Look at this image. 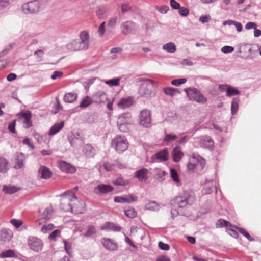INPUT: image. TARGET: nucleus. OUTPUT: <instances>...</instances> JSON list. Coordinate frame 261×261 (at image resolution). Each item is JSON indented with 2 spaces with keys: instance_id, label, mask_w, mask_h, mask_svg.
<instances>
[{
  "instance_id": "69168bd1",
  "label": "nucleus",
  "mask_w": 261,
  "mask_h": 261,
  "mask_svg": "<svg viewBox=\"0 0 261 261\" xmlns=\"http://www.w3.org/2000/svg\"><path fill=\"white\" fill-rule=\"evenodd\" d=\"M178 10L179 13L182 16H187L189 14V11L186 8L180 7Z\"/></svg>"
},
{
  "instance_id": "49530a36",
  "label": "nucleus",
  "mask_w": 261,
  "mask_h": 261,
  "mask_svg": "<svg viewBox=\"0 0 261 261\" xmlns=\"http://www.w3.org/2000/svg\"><path fill=\"white\" fill-rule=\"evenodd\" d=\"M120 81V77H116L107 80L105 83L110 87L117 86L119 85Z\"/></svg>"
},
{
  "instance_id": "7ed1b4c3",
  "label": "nucleus",
  "mask_w": 261,
  "mask_h": 261,
  "mask_svg": "<svg viewBox=\"0 0 261 261\" xmlns=\"http://www.w3.org/2000/svg\"><path fill=\"white\" fill-rule=\"evenodd\" d=\"M62 197L60 207L65 212H73L72 203L74 200H76V197L74 194L70 191H65L61 195Z\"/></svg>"
},
{
  "instance_id": "5701e85b",
  "label": "nucleus",
  "mask_w": 261,
  "mask_h": 261,
  "mask_svg": "<svg viewBox=\"0 0 261 261\" xmlns=\"http://www.w3.org/2000/svg\"><path fill=\"white\" fill-rule=\"evenodd\" d=\"M21 117L23 119V123L25 128H29L32 126L31 121L32 113L30 111H25L21 114Z\"/></svg>"
},
{
  "instance_id": "ddd939ff",
  "label": "nucleus",
  "mask_w": 261,
  "mask_h": 261,
  "mask_svg": "<svg viewBox=\"0 0 261 261\" xmlns=\"http://www.w3.org/2000/svg\"><path fill=\"white\" fill-rule=\"evenodd\" d=\"M152 161L155 162H165L169 159V152L167 149H164L155 153L152 157Z\"/></svg>"
},
{
  "instance_id": "bb28decb",
  "label": "nucleus",
  "mask_w": 261,
  "mask_h": 261,
  "mask_svg": "<svg viewBox=\"0 0 261 261\" xmlns=\"http://www.w3.org/2000/svg\"><path fill=\"white\" fill-rule=\"evenodd\" d=\"M9 169V163L3 157H0V173H5Z\"/></svg>"
},
{
  "instance_id": "e2e57ef3",
  "label": "nucleus",
  "mask_w": 261,
  "mask_h": 261,
  "mask_svg": "<svg viewBox=\"0 0 261 261\" xmlns=\"http://www.w3.org/2000/svg\"><path fill=\"white\" fill-rule=\"evenodd\" d=\"M234 49L233 47L230 46H224L222 47L221 50L224 54H228L232 53L234 51Z\"/></svg>"
},
{
  "instance_id": "774afa93",
  "label": "nucleus",
  "mask_w": 261,
  "mask_h": 261,
  "mask_svg": "<svg viewBox=\"0 0 261 261\" xmlns=\"http://www.w3.org/2000/svg\"><path fill=\"white\" fill-rule=\"evenodd\" d=\"M158 246L161 250H168L170 249V246L168 244L164 243L163 242H159L158 244Z\"/></svg>"
},
{
  "instance_id": "338daca9",
  "label": "nucleus",
  "mask_w": 261,
  "mask_h": 261,
  "mask_svg": "<svg viewBox=\"0 0 261 261\" xmlns=\"http://www.w3.org/2000/svg\"><path fill=\"white\" fill-rule=\"evenodd\" d=\"M44 52L42 50H38L34 53V55L36 56L37 61H41L42 59V57Z\"/></svg>"
},
{
  "instance_id": "dca6fc26",
  "label": "nucleus",
  "mask_w": 261,
  "mask_h": 261,
  "mask_svg": "<svg viewBox=\"0 0 261 261\" xmlns=\"http://www.w3.org/2000/svg\"><path fill=\"white\" fill-rule=\"evenodd\" d=\"M59 168L63 171L67 173H74L76 171V168L73 165L65 161H61L58 162Z\"/></svg>"
},
{
  "instance_id": "8fccbe9b",
  "label": "nucleus",
  "mask_w": 261,
  "mask_h": 261,
  "mask_svg": "<svg viewBox=\"0 0 261 261\" xmlns=\"http://www.w3.org/2000/svg\"><path fill=\"white\" fill-rule=\"evenodd\" d=\"M177 137L176 135L173 134H166L164 138V142L168 144L170 142H172L177 139Z\"/></svg>"
},
{
  "instance_id": "4c0bfd02",
  "label": "nucleus",
  "mask_w": 261,
  "mask_h": 261,
  "mask_svg": "<svg viewBox=\"0 0 261 261\" xmlns=\"http://www.w3.org/2000/svg\"><path fill=\"white\" fill-rule=\"evenodd\" d=\"M17 255L15 251L11 249L3 251L0 254V257L2 258L17 257Z\"/></svg>"
},
{
  "instance_id": "79ce46f5",
  "label": "nucleus",
  "mask_w": 261,
  "mask_h": 261,
  "mask_svg": "<svg viewBox=\"0 0 261 261\" xmlns=\"http://www.w3.org/2000/svg\"><path fill=\"white\" fill-rule=\"evenodd\" d=\"M92 103V99L89 96H85L82 99L79 107L81 108H86Z\"/></svg>"
},
{
  "instance_id": "4be33fe9",
  "label": "nucleus",
  "mask_w": 261,
  "mask_h": 261,
  "mask_svg": "<svg viewBox=\"0 0 261 261\" xmlns=\"http://www.w3.org/2000/svg\"><path fill=\"white\" fill-rule=\"evenodd\" d=\"M148 170L145 168H142L141 169L137 170L135 172V176L139 181H145L148 179Z\"/></svg>"
},
{
  "instance_id": "423d86ee",
  "label": "nucleus",
  "mask_w": 261,
  "mask_h": 261,
  "mask_svg": "<svg viewBox=\"0 0 261 261\" xmlns=\"http://www.w3.org/2000/svg\"><path fill=\"white\" fill-rule=\"evenodd\" d=\"M111 145L118 153H121L127 149L128 142L125 136L117 135L112 140Z\"/></svg>"
},
{
  "instance_id": "39448f33",
  "label": "nucleus",
  "mask_w": 261,
  "mask_h": 261,
  "mask_svg": "<svg viewBox=\"0 0 261 261\" xmlns=\"http://www.w3.org/2000/svg\"><path fill=\"white\" fill-rule=\"evenodd\" d=\"M43 8L42 0H33L24 3L22 5V12L25 14H35Z\"/></svg>"
},
{
  "instance_id": "58836bf2",
  "label": "nucleus",
  "mask_w": 261,
  "mask_h": 261,
  "mask_svg": "<svg viewBox=\"0 0 261 261\" xmlns=\"http://www.w3.org/2000/svg\"><path fill=\"white\" fill-rule=\"evenodd\" d=\"M125 215L130 218H134L137 216V212L135 208L131 206L125 208L124 210Z\"/></svg>"
},
{
  "instance_id": "603ef678",
  "label": "nucleus",
  "mask_w": 261,
  "mask_h": 261,
  "mask_svg": "<svg viewBox=\"0 0 261 261\" xmlns=\"http://www.w3.org/2000/svg\"><path fill=\"white\" fill-rule=\"evenodd\" d=\"M170 174L171 177L173 180L176 183H179V179L178 178V175L177 171L173 168L171 169L170 170Z\"/></svg>"
},
{
  "instance_id": "a18cd8bd",
  "label": "nucleus",
  "mask_w": 261,
  "mask_h": 261,
  "mask_svg": "<svg viewBox=\"0 0 261 261\" xmlns=\"http://www.w3.org/2000/svg\"><path fill=\"white\" fill-rule=\"evenodd\" d=\"M24 159V155L23 153H20L18 156V159L16 161L15 165L14 166L15 168L16 169H19L22 168L24 166L23 160Z\"/></svg>"
},
{
  "instance_id": "680f3d73",
  "label": "nucleus",
  "mask_w": 261,
  "mask_h": 261,
  "mask_svg": "<svg viewBox=\"0 0 261 261\" xmlns=\"http://www.w3.org/2000/svg\"><path fill=\"white\" fill-rule=\"evenodd\" d=\"M211 19V17L209 14L202 15L199 18V21L202 23L208 22Z\"/></svg>"
},
{
  "instance_id": "2eb2a0df",
  "label": "nucleus",
  "mask_w": 261,
  "mask_h": 261,
  "mask_svg": "<svg viewBox=\"0 0 261 261\" xmlns=\"http://www.w3.org/2000/svg\"><path fill=\"white\" fill-rule=\"evenodd\" d=\"M114 190V188L108 185L103 184L97 185L94 189V193L97 195L106 194L108 193L112 192Z\"/></svg>"
},
{
  "instance_id": "e433bc0d",
  "label": "nucleus",
  "mask_w": 261,
  "mask_h": 261,
  "mask_svg": "<svg viewBox=\"0 0 261 261\" xmlns=\"http://www.w3.org/2000/svg\"><path fill=\"white\" fill-rule=\"evenodd\" d=\"M240 99L238 97L233 98L231 105V113L232 115L236 114L238 110Z\"/></svg>"
},
{
  "instance_id": "2f4dec72",
  "label": "nucleus",
  "mask_w": 261,
  "mask_h": 261,
  "mask_svg": "<svg viewBox=\"0 0 261 261\" xmlns=\"http://www.w3.org/2000/svg\"><path fill=\"white\" fill-rule=\"evenodd\" d=\"M215 189L217 192L216 187H214V184L211 181H206L203 187V192L205 194H209L211 193L213 190Z\"/></svg>"
},
{
  "instance_id": "393cba45",
  "label": "nucleus",
  "mask_w": 261,
  "mask_h": 261,
  "mask_svg": "<svg viewBox=\"0 0 261 261\" xmlns=\"http://www.w3.org/2000/svg\"><path fill=\"white\" fill-rule=\"evenodd\" d=\"M64 122L63 121L60 122L59 123H55L52 127L50 128L49 132L48 135L49 136H54L57 133H58L60 130H61L64 127Z\"/></svg>"
},
{
  "instance_id": "f03ea898",
  "label": "nucleus",
  "mask_w": 261,
  "mask_h": 261,
  "mask_svg": "<svg viewBox=\"0 0 261 261\" xmlns=\"http://www.w3.org/2000/svg\"><path fill=\"white\" fill-rule=\"evenodd\" d=\"M205 160L199 155H193L189 159L187 169L191 172H199L205 165Z\"/></svg>"
},
{
  "instance_id": "6e6d98bb",
  "label": "nucleus",
  "mask_w": 261,
  "mask_h": 261,
  "mask_svg": "<svg viewBox=\"0 0 261 261\" xmlns=\"http://www.w3.org/2000/svg\"><path fill=\"white\" fill-rule=\"evenodd\" d=\"M187 79L185 78L175 79L172 81L171 84L176 86H179L181 84L185 83Z\"/></svg>"
},
{
  "instance_id": "c9c22d12",
  "label": "nucleus",
  "mask_w": 261,
  "mask_h": 261,
  "mask_svg": "<svg viewBox=\"0 0 261 261\" xmlns=\"http://www.w3.org/2000/svg\"><path fill=\"white\" fill-rule=\"evenodd\" d=\"M51 212H52L51 207L49 206V207H46L42 214V218L41 219L38 220L37 221V222H38V224L39 225H40L41 221H42L43 220H48L50 217Z\"/></svg>"
},
{
  "instance_id": "aec40b11",
  "label": "nucleus",
  "mask_w": 261,
  "mask_h": 261,
  "mask_svg": "<svg viewBox=\"0 0 261 261\" xmlns=\"http://www.w3.org/2000/svg\"><path fill=\"white\" fill-rule=\"evenodd\" d=\"M134 103V98L132 96L122 98L118 103V106L121 109H125L131 107Z\"/></svg>"
},
{
  "instance_id": "bf43d9fd",
  "label": "nucleus",
  "mask_w": 261,
  "mask_h": 261,
  "mask_svg": "<svg viewBox=\"0 0 261 261\" xmlns=\"http://www.w3.org/2000/svg\"><path fill=\"white\" fill-rule=\"evenodd\" d=\"M230 223L228 221H225L223 219H219L218 220L216 225L217 227H228L229 226Z\"/></svg>"
},
{
  "instance_id": "f704fd0d",
  "label": "nucleus",
  "mask_w": 261,
  "mask_h": 261,
  "mask_svg": "<svg viewBox=\"0 0 261 261\" xmlns=\"http://www.w3.org/2000/svg\"><path fill=\"white\" fill-rule=\"evenodd\" d=\"M154 172L156 175L157 179L159 182H163L165 180V176L167 175V173L165 171L156 168L154 169Z\"/></svg>"
},
{
  "instance_id": "6e6552de",
  "label": "nucleus",
  "mask_w": 261,
  "mask_h": 261,
  "mask_svg": "<svg viewBox=\"0 0 261 261\" xmlns=\"http://www.w3.org/2000/svg\"><path fill=\"white\" fill-rule=\"evenodd\" d=\"M185 91L190 100L202 104L207 101V98L196 88H186Z\"/></svg>"
},
{
  "instance_id": "de8ad7c7",
  "label": "nucleus",
  "mask_w": 261,
  "mask_h": 261,
  "mask_svg": "<svg viewBox=\"0 0 261 261\" xmlns=\"http://www.w3.org/2000/svg\"><path fill=\"white\" fill-rule=\"evenodd\" d=\"M103 167L107 171H111L115 169V165L109 162H103L100 163V167Z\"/></svg>"
},
{
  "instance_id": "3c124183",
  "label": "nucleus",
  "mask_w": 261,
  "mask_h": 261,
  "mask_svg": "<svg viewBox=\"0 0 261 261\" xmlns=\"http://www.w3.org/2000/svg\"><path fill=\"white\" fill-rule=\"evenodd\" d=\"M113 184L116 186H126L129 184L128 180H124L122 177H120L116 180L113 181Z\"/></svg>"
},
{
  "instance_id": "09e8293b",
  "label": "nucleus",
  "mask_w": 261,
  "mask_h": 261,
  "mask_svg": "<svg viewBox=\"0 0 261 261\" xmlns=\"http://www.w3.org/2000/svg\"><path fill=\"white\" fill-rule=\"evenodd\" d=\"M240 94V91L236 88L231 87L230 85L227 89L226 96L230 97L234 95H237Z\"/></svg>"
},
{
  "instance_id": "c03bdc74",
  "label": "nucleus",
  "mask_w": 261,
  "mask_h": 261,
  "mask_svg": "<svg viewBox=\"0 0 261 261\" xmlns=\"http://www.w3.org/2000/svg\"><path fill=\"white\" fill-rule=\"evenodd\" d=\"M19 190V188L14 186H4L3 188V191H4L6 193L9 194H13L16 192H17Z\"/></svg>"
},
{
  "instance_id": "052dcab7",
  "label": "nucleus",
  "mask_w": 261,
  "mask_h": 261,
  "mask_svg": "<svg viewBox=\"0 0 261 261\" xmlns=\"http://www.w3.org/2000/svg\"><path fill=\"white\" fill-rule=\"evenodd\" d=\"M54 228V225L53 224H49L48 225H44L41 228V231L44 233H47L49 231L53 229Z\"/></svg>"
},
{
  "instance_id": "37998d69",
  "label": "nucleus",
  "mask_w": 261,
  "mask_h": 261,
  "mask_svg": "<svg viewBox=\"0 0 261 261\" xmlns=\"http://www.w3.org/2000/svg\"><path fill=\"white\" fill-rule=\"evenodd\" d=\"M96 232L95 227L93 225H89L87 227L86 232L83 234V236L86 238H89L95 234Z\"/></svg>"
},
{
  "instance_id": "473e14b6",
  "label": "nucleus",
  "mask_w": 261,
  "mask_h": 261,
  "mask_svg": "<svg viewBox=\"0 0 261 261\" xmlns=\"http://www.w3.org/2000/svg\"><path fill=\"white\" fill-rule=\"evenodd\" d=\"M67 49L70 51L82 50L79 43V41L73 40L66 45Z\"/></svg>"
},
{
  "instance_id": "9b49d317",
  "label": "nucleus",
  "mask_w": 261,
  "mask_h": 261,
  "mask_svg": "<svg viewBox=\"0 0 261 261\" xmlns=\"http://www.w3.org/2000/svg\"><path fill=\"white\" fill-rule=\"evenodd\" d=\"M136 29L135 23L132 21H126L122 23L120 25L121 32L125 35L133 33Z\"/></svg>"
},
{
  "instance_id": "cd10ccee",
  "label": "nucleus",
  "mask_w": 261,
  "mask_h": 261,
  "mask_svg": "<svg viewBox=\"0 0 261 261\" xmlns=\"http://www.w3.org/2000/svg\"><path fill=\"white\" fill-rule=\"evenodd\" d=\"M12 237V233L10 230L3 229L0 231V241H8Z\"/></svg>"
},
{
  "instance_id": "c85d7f7f",
  "label": "nucleus",
  "mask_w": 261,
  "mask_h": 261,
  "mask_svg": "<svg viewBox=\"0 0 261 261\" xmlns=\"http://www.w3.org/2000/svg\"><path fill=\"white\" fill-rule=\"evenodd\" d=\"M223 25L224 26H225L226 25H234V27L236 29V30L238 32H241L243 30V26L240 22L234 21V20H228L223 21Z\"/></svg>"
},
{
  "instance_id": "72a5a7b5",
  "label": "nucleus",
  "mask_w": 261,
  "mask_h": 261,
  "mask_svg": "<svg viewBox=\"0 0 261 261\" xmlns=\"http://www.w3.org/2000/svg\"><path fill=\"white\" fill-rule=\"evenodd\" d=\"M145 209L152 211H158L160 209V206L155 201H151L145 204Z\"/></svg>"
},
{
  "instance_id": "f257e3e1",
  "label": "nucleus",
  "mask_w": 261,
  "mask_h": 261,
  "mask_svg": "<svg viewBox=\"0 0 261 261\" xmlns=\"http://www.w3.org/2000/svg\"><path fill=\"white\" fill-rule=\"evenodd\" d=\"M195 200V198L193 193L185 192L182 195L176 196L172 199L170 204L175 207L184 208L192 205Z\"/></svg>"
},
{
  "instance_id": "1a4fd4ad",
  "label": "nucleus",
  "mask_w": 261,
  "mask_h": 261,
  "mask_svg": "<svg viewBox=\"0 0 261 261\" xmlns=\"http://www.w3.org/2000/svg\"><path fill=\"white\" fill-rule=\"evenodd\" d=\"M28 244L30 248L35 252H38L42 250L43 244L39 238L30 236L28 239Z\"/></svg>"
},
{
  "instance_id": "4d7b16f0",
  "label": "nucleus",
  "mask_w": 261,
  "mask_h": 261,
  "mask_svg": "<svg viewBox=\"0 0 261 261\" xmlns=\"http://www.w3.org/2000/svg\"><path fill=\"white\" fill-rule=\"evenodd\" d=\"M237 229L243 236H244L248 240L253 241V239L251 236L248 233V232L244 228H237Z\"/></svg>"
},
{
  "instance_id": "7c9ffc66",
  "label": "nucleus",
  "mask_w": 261,
  "mask_h": 261,
  "mask_svg": "<svg viewBox=\"0 0 261 261\" xmlns=\"http://www.w3.org/2000/svg\"><path fill=\"white\" fill-rule=\"evenodd\" d=\"M96 101L98 103L105 102L108 100L107 94L102 91H98L94 95Z\"/></svg>"
},
{
  "instance_id": "4468645a",
  "label": "nucleus",
  "mask_w": 261,
  "mask_h": 261,
  "mask_svg": "<svg viewBox=\"0 0 261 261\" xmlns=\"http://www.w3.org/2000/svg\"><path fill=\"white\" fill-rule=\"evenodd\" d=\"M196 141L198 142L199 145L205 148H212L214 146V141L209 136H203L200 138H196Z\"/></svg>"
},
{
  "instance_id": "f8f14e48",
  "label": "nucleus",
  "mask_w": 261,
  "mask_h": 261,
  "mask_svg": "<svg viewBox=\"0 0 261 261\" xmlns=\"http://www.w3.org/2000/svg\"><path fill=\"white\" fill-rule=\"evenodd\" d=\"M100 242L105 248L109 251H115L118 248L117 243L111 239L103 238Z\"/></svg>"
},
{
  "instance_id": "a878e982",
  "label": "nucleus",
  "mask_w": 261,
  "mask_h": 261,
  "mask_svg": "<svg viewBox=\"0 0 261 261\" xmlns=\"http://www.w3.org/2000/svg\"><path fill=\"white\" fill-rule=\"evenodd\" d=\"M77 94L74 92H71L65 93L63 100L66 103H72L76 100Z\"/></svg>"
},
{
  "instance_id": "0e129e2a",
  "label": "nucleus",
  "mask_w": 261,
  "mask_h": 261,
  "mask_svg": "<svg viewBox=\"0 0 261 261\" xmlns=\"http://www.w3.org/2000/svg\"><path fill=\"white\" fill-rule=\"evenodd\" d=\"M10 223L16 228H19L22 224V222L21 220L15 219H11Z\"/></svg>"
},
{
  "instance_id": "b1692460",
  "label": "nucleus",
  "mask_w": 261,
  "mask_h": 261,
  "mask_svg": "<svg viewBox=\"0 0 261 261\" xmlns=\"http://www.w3.org/2000/svg\"><path fill=\"white\" fill-rule=\"evenodd\" d=\"M173 160L175 162H178L182 158L184 153L181 151V147L177 146L174 148L172 151Z\"/></svg>"
},
{
  "instance_id": "ea45409f",
  "label": "nucleus",
  "mask_w": 261,
  "mask_h": 261,
  "mask_svg": "<svg viewBox=\"0 0 261 261\" xmlns=\"http://www.w3.org/2000/svg\"><path fill=\"white\" fill-rule=\"evenodd\" d=\"M163 49L169 53H173L176 50L175 44L173 42H169L163 46Z\"/></svg>"
},
{
  "instance_id": "a211bd4d",
  "label": "nucleus",
  "mask_w": 261,
  "mask_h": 261,
  "mask_svg": "<svg viewBox=\"0 0 261 261\" xmlns=\"http://www.w3.org/2000/svg\"><path fill=\"white\" fill-rule=\"evenodd\" d=\"M80 41L79 45L82 50H86L89 47V34L86 31H82L80 35Z\"/></svg>"
},
{
  "instance_id": "412c9836",
  "label": "nucleus",
  "mask_w": 261,
  "mask_h": 261,
  "mask_svg": "<svg viewBox=\"0 0 261 261\" xmlns=\"http://www.w3.org/2000/svg\"><path fill=\"white\" fill-rule=\"evenodd\" d=\"M39 175L42 179H47L51 177L52 173L49 169L44 166H41L38 170Z\"/></svg>"
},
{
  "instance_id": "864d4df0",
  "label": "nucleus",
  "mask_w": 261,
  "mask_h": 261,
  "mask_svg": "<svg viewBox=\"0 0 261 261\" xmlns=\"http://www.w3.org/2000/svg\"><path fill=\"white\" fill-rule=\"evenodd\" d=\"M107 11L105 7H101L98 8L96 11V14L99 18H102L107 15Z\"/></svg>"
},
{
  "instance_id": "6ab92c4d",
  "label": "nucleus",
  "mask_w": 261,
  "mask_h": 261,
  "mask_svg": "<svg viewBox=\"0 0 261 261\" xmlns=\"http://www.w3.org/2000/svg\"><path fill=\"white\" fill-rule=\"evenodd\" d=\"M72 203L73 212L76 214L83 213L85 210V204L83 200H74Z\"/></svg>"
},
{
  "instance_id": "13d9d810",
  "label": "nucleus",
  "mask_w": 261,
  "mask_h": 261,
  "mask_svg": "<svg viewBox=\"0 0 261 261\" xmlns=\"http://www.w3.org/2000/svg\"><path fill=\"white\" fill-rule=\"evenodd\" d=\"M105 24V22H103L100 24L98 28L97 32L99 37H102L105 34L106 31Z\"/></svg>"
},
{
  "instance_id": "a19ab883",
  "label": "nucleus",
  "mask_w": 261,
  "mask_h": 261,
  "mask_svg": "<svg viewBox=\"0 0 261 261\" xmlns=\"http://www.w3.org/2000/svg\"><path fill=\"white\" fill-rule=\"evenodd\" d=\"M164 92L167 95L174 96L177 93H179L180 91L178 89L173 87H166L163 89Z\"/></svg>"
},
{
  "instance_id": "f3484780",
  "label": "nucleus",
  "mask_w": 261,
  "mask_h": 261,
  "mask_svg": "<svg viewBox=\"0 0 261 261\" xmlns=\"http://www.w3.org/2000/svg\"><path fill=\"white\" fill-rule=\"evenodd\" d=\"M138 200V197L133 194L125 195V196H116L114 201L117 203H132Z\"/></svg>"
},
{
  "instance_id": "5fc2aeb1",
  "label": "nucleus",
  "mask_w": 261,
  "mask_h": 261,
  "mask_svg": "<svg viewBox=\"0 0 261 261\" xmlns=\"http://www.w3.org/2000/svg\"><path fill=\"white\" fill-rule=\"evenodd\" d=\"M63 243L64 244V248L67 253L70 256H72V251L70 243L66 240H64Z\"/></svg>"
},
{
  "instance_id": "0eeeda50",
  "label": "nucleus",
  "mask_w": 261,
  "mask_h": 261,
  "mask_svg": "<svg viewBox=\"0 0 261 261\" xmlns=\"http://www.w3.org/2000/svg\"><path fill=\"white\" fill-rule=\"evenodd\" d=\"M132 115L130 113H124L121 114L117 120V126L119 129L122 132H126L129 130V127L133 124Z\"/></svg>"
},
{
  "instance_id": "c756f323",
  "label": "nucleus",
  "mask_w": 261,
  "mask_h": 261,
  "mask_svg": "<svg viewBox=\"0 0 261 261\" xmlns=\"http://www.w3.org/2000/svg\"><path fill=\"white\" fill-rule=\"evenodd\" d=\"M83 152L88 157H93L95 154V150L91 145L86 144L83 148Z\"/></svg>"
},
{
  "instance_id": "9d476101",
  "label": "nucleus",
  "mask_w": 261,
  "mask_h": 261,
  "mask_svg": "<svg viewBox=\"0 0 261 261\" xmlns=\"http://www.w3.org/2000/svg\"><path fill=\"white\" fill-rule=\"evenodd\" d=\"M139 117V124L141 126L144 127H149L151 126V113L149 110L145 109L141 111Z\"/></svg>"
},
{
  "instance_id": "20e7f679",
  "label": "nucleus",
  "mask_w": 261,
  "mask_h": 261,
  "mask_svg": "<svg viewBox=\"0 0 261 261\" xmlns=\"http://www.w3.org/2000/svg\"><path fill=\"white\" fill-rule=\"evenodd\" d=\"M139 82H142L138 90V94L141 97H148L152 92L154 82L149 79L140 78L137 80Z\"/></svg>"
}]
</instances>
